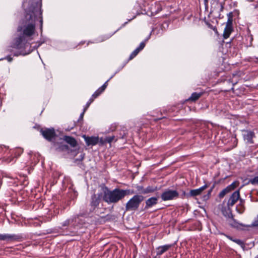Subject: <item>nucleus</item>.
Returning <instances> with one entry per match:
<instances>
[{
  "label": "nucleus",
  "mask_w": 258,
  "mask_h": 258,
  "mask_svg": "<svg viewBox=\"0 0 258 258\" xmlns=\"http://www.w3.org/2000/svg\"><path fill=\"white\" fill-rule=\"evenodd\" d=\"M26 20L24 25L19 26L17 31L21 34L16 38L12 43L11 47L16 48L19 51L14 52V56H18L20 55H25L31 53L33 50H26L27 47H30L28 43V38L32 36L35 32V23L38 20L40 23V29L42 32L43 27L42 11L41 10V3L36 2L32 3L26 10Z\"/></svg>",
  "instance_id": "obj_1"
},
{
  "label": "nucleus",
  "mask_w": 258,
  "mask_h": 258,
  "mask_svg": "<svg viewBox=\"0 0 258 258\" xmlns=\"http://www.w3.org/2000/svg\"><path fill=\"white\" fill-rule=\"evenodd\" d=\"M129 190L115 188L110 190L107 187L103 188V201L108 204H115L122 200L128 194Z\"/></svg>",
  "instance_id": "obj_2"
},
{
  "label": "nucleus",
  "mask_w": 258,
  "mask_h": 258,
  "mask_svg": "<svg viewBox=\"0 0 258 258\" xmlns=\"http://www.w3.org/2000/svg\"><path fill=\"white\" fill-rule=\"evenodd\" d=\"M144 197L142 195H135L131 198L125 204L126 211H135L137 210L140 204L144 201Z\"/></svg>",
  "instance_id": "obj_3"
},
{
  "label": "nucleus",
  "mask_w": 258,
  "mask_h": 258,
  "mask_svg": "<svg viewBox=\"0 0 258 258\" xmlns=\"http://www.w3.org/2000/svg\"><path fill=\"white\" fill-rule=\"evenodd\" d=\"M179 193L176 190L166 189L161 195L163 201H170L178 198Z\"/></svg>",
  "instance_id": "obj_4"
},
{
  "label": "nucleus",
  "mask_w": 258,
  "mask_h": 258,
  "mask_svg": "<svg viewBox=\"0 0 258 258\" xmlns=\"http://www.w3.org/2000/svg\"><path fill=\"white\" fill-rule=\"evenodd\" d=\"M228 217L230 219L229 221V225L233 228L237 229H244L243 227H249L250 225H244L242 223L238 222L233 218V216L230 211L229 213L227 215Z\"/></svg>",
  "instance_id": "obj_5"
},
{
  "label": "nucleus",
  "mask_w": 258,
  "mask_h": 258,
  "mask_svg": "<svg viewBox=\"0 0 258 258\" xmlns=\"http://www.w3.org/2000/svg\"><path fill=\"white\" fill-rule=\"evenodd\" d=\"M40 132L43 137L48 141H51L56 136L53 128L41 129Z\"/></svg>",
  "instance_id": "obj_6"
},
{
  "label": "nucleus",
  "mask_w": 258,
  "mask_h": 258,
  "mask_svg": "<svg viewBox=\"0 0 258 258\" xmlns=\"http://www.w3.org/2000/svg\"><path fill=\"white\" fill-rule=\"evenodd\" d=\"M244 133L242 135L243 140L248 144H253L254 141L253 139L255 137V133L250 130H244L243 131Z\"/></svg>",
  "instance_id": "obj_7"
},
{
  "label": "nucleus",
  "mask_w": 258,
  "mask_h": 258,
  "mask_svg": "<svg viewBox=\"0 0 258 258\" xmlns=\"http://www.w3.org/2000/svg\"><path fill=\"white\" fill-rule=\"evenodd\" d=\"M101 194L98 195L93 194L92 195L90 205L92 210H95L98 206L101 200Z\"/></svg>",
  "instance_id": "obj_8"
},
{
  "label": "nucleus",
  "mask_w": 258,
  "mask_h": 258,
  "mask_svg": "<svg viewBox=\"0 0 258 258\" xmlns=\"http://www.w3.org/2000/svg\"><path fill=\"white\" fill-rule=\"evenodd\" d=\"M240 189L234 191L229 198L227 206L229 209L230 207H232L238 201L240 198Z\"/></svg>",
  "instance_id": "obj_9"
},
{
  "label": "nucleus",
  "mask_w": 258,
  "mask_h": 258,
  "mask_svg": "<svg viewBox=\"0 0 258 258\" xmlns=\"http://www.w3.org/2000/svg\"><path fill=\"white\" fill-rule=\"evenodd\" d=\"M83 138L85 141L86 144L87 146H95L99 142V137H88L86 135H83Z\"/></svg>",
  "instance_id": "obj_10"
},
{
  "label": "nucleus",
  "mask_w": 258,
  "mask_h": 258,
  "mask_svg": "<svg viewBox=\"0 0 258 258\" xmlns=\"http://www.w3.org/2000/svg\"><path fill=\"white\" fill-rule=\"evenodd\" d=\"M208 187V185L207 184H204L203 186H201V187L195 189H191L190 190L189 192L187 194V197H195L197 196H199L201 195L202 191L206 189Z\"/></svg>",
  "instance_id": "obj_11"
},
{
  "label": "nucleus",
  "mask_w": 258,
  "mask_h": 258,
  "mask_svg": "<svg viewBox=\"0 0 258 258\" xmlns=\"http://www.w3.org/2000/svg\"><path fill=\"white\" fill-rule=\"evenodd\" d=\"M232 25V21L230 19H228L227 21V24L225 27L223 35V38L224 39L228 38L229 37L232 31H233Z\"/></svg>",
  "instance_id": "obj_12"
},
{
  "label": "nucleus",
  "mask_w": 258,
  "mask_h": 258,
  "mask_svg": "<svg viewBox=\"0 0 258 258\" xmlns=\"http://www.w3.org/2000/svg\"><path fill=\"white\" fill-rule=\"evenodd\" d=\"M244 39L245 40L243 41V43L245 47H249L252 46V43L253 39L249 30H248L247 33L245 35Z\"/></svg>",
  "instance_id": "obj_13"
},
{
  "label": "nucleus",
  "mask_w": 258,
  "mask_h": 258,
  "mask_svg": "<svg viewBox=\"0 0 258 258\" xmlns=\"http://www.w3.org/2000/svg\"><path fill=\"white\" fill-rule=\"evenodd\" d=\"M108 80L106 81L100 88H99L92 95L91 98L93 100L99 96L106 89L107 86V82Z\"/></svg>",
  "instance_id": "obj_14"
},
{
  "label": "nucleus",
  "mask_w": 258,
  "mask_h": 258,
  "mask_svg": "<svg viewBox=\"0 0 258 258\" xmlns=\"http://www.w3.org/2000/svg\"><path fill=\"white\" fill-rule=\"evenodd\" d=\"M158 203V198L157 197H151L146 201V205L145 208L148 209L151 208L153 206L156 205Z\"/></svg>",
  "instance_id": "obj_15"
},
{
  "label": "nucleus",
  "mask_w": 258,
  "mask_h": 258,
  "mask_svg": "<svg viewBox=\"0 0 258 258\" xmlns=\"http://www.w3.org/2000/svg\"><path fill=\"white\" fill-rule=\"evenodd\" d=\"M171 247V245L170 244H166L158 246L156 249V254L157 255H162L165 252L167 251Z\"/></svg>",
  "instance_id": "obj_16"
},
{
  "label": "nucleus",
  "mask_w": 258,
  "mask_h": 258,
  "mask_svg": "<svg viewBox=\"0 0 258 258\" xmlns=\"http://www.w3.org/2000/svg\"><path fill=\"white\" fill-rule=\"evenodd\" d=\"M64 140L72 147H75L77 146V142L76 139L71 136H64Z\"/></svg>",
  "instance_id": "obj_17"
},
{
  "label": "nucleus",
  "mask_w": 258,
  "mask_h": 258,
  "mask_svg": "<svg viewBox=\"0 0 258 258\" xmlns=\"http://www.w3.org/2000/svg\"><path fill=\"white\" fill-rule=\"evenodd\" d=\"M23 238L22 234H9V241H20Z\"/></svg>",
  "instance_id": "obj_18"
},
{
  "label": "nucleus",
  "mask_w": 258,
  "mask_h": 258,
  "mask_svg": "<svg viewBox=\"0 0 258 258\" xmlns=\"http://www.w3.org/2000/svg\"><path fill=\"white\" fill-rule=\"evenodd\" d=\"M56 145V150L58 151H68L69 150V146L67 145L62 143L57 144Z\"/></svg>",
  "instance_id": "obj_19"
},
{
  "label": "nucleus",
  "mask_w": 258,
  "mask_h": 258,
  "mask_svg": "<svg viewBox=\"0 0 258 258\" xmlns=\"http://www.w3.org/2000/svg\"><path fill=\"white\" fill-rule=\"evenodd\" d=\"M157 190L158 188L157 186L149 185L145 188V190L144 191V195L153 193Z\"/></svg>",
  "instance_id": "obj_20"
},
{
  "label": "nucleus",
  "mask_w": 258,
  "mask_h": 258,
  "mask_svg": "<svg viewBox=\"0 0 258 258\" xmlns=\"http://www.w3.org/2000/svg\"><path fill=\"white\" fill-rule=\"evenodd\" d=\"M213 5H215V8H214L213 11H217L218 13H220L223 10V5L222 3L216 2L215 4Z\"/></svg>",
  "instance_id": "obj_21"
},
{
  "label": "nucleus",
  "mask_w": 258,
  "mask_h": 258,
  "mask_svg": "<svg viewBox=\"0 0 258 258\" xmlns=\"http://www.w3.org/2000/svg\"><path fill=\"white\" fill-rule=\"evenodd\" d=\"M202 94L203 93L194 92L191 94L188 100L192 101H196L202 96Z\"/></svg>",
  "instance_id": "obj_22"
},
{
  "label": "nucleus",
  "mask_w": 258,
  "mask_h": 258,
  "mask_svg": "<svg viewBox=\"0 0 258 258\" xmlns=\"http://www.w3.org/2000/svg\"><path fill=\"white\" fill-rule=\"evenodd\" d=\"M239 182L238 181H234L231 184L227 186L226 188L230 192L232 190L234 189L237 186H238Z\"/></svg>",
  "instance_id": "obj_23"
},
{
  "label": "nucleus",
  "mask_w": 258,
  "mask_h": 258,
  "mask_svg": "<svg viewBox=\"0 0 258 258\" xmlns=\"http://www.w3.org/2000/svg\"><path fill=\"white\" fill-rule=\"evenodd\" d=\"M76 216H74L72 218L67 219L64 222L61 223V226L62 227H66L68 226L71 223H72L76 219Z\"/></svg>",
  "instance_id": "obj_24"
},
{
  "label": "nucleus",
  "mask_w": 258,
  "mask_h": 258,
  "mask_svg": "<svg viewBox=\"0 0 258 258\" xmlns=\"http://www.w3.org/2000/svg\"><path fill=\"white\" fill-rule=\"evenodd\" d=\"M127 134V131L126 128L125 127H123L121 128L120 130L119 138L121 139H124L126 137Z\"/></svg>",
  "instance_id": "obj_25"
},
{
  "label": "nucleus",
  "mask_w": 258,
  "mask_h": 258,
  "mask_svg": "<svg viewBox=\"0 0 258 258\" xmlns=\"http://www.w3.org/2000/svg\"><path fill=\"white\" fill-rule=\"evenodd\" d=\"M136 188L137 189V191L139 194H140V195H144V191L145 190V188L143 186L137 185L136 186Z\"/></svg>",
  "instance_id": "obj_26"
},
{
  "label": "nucleus",
  "mask_w": 258,
  "mask_h": 258,
  "mask_svg": "<svg viewBox=\"0 0 258 258\" xmlns=\"http://www.w3.org/2000/svg\"><path fill=\"white\" fill-rule=\"evenodd\" d=\"M212 190H213V187H212L210 190H209V191L207 194L203 196L201 198L202 201H207V200H208L211 196V192H212Z\"/></svg>",
  "instance_id": "obj_27"
},
{
  "label": "nucleus",
  "mask_w": 258,
  "mask_h": 258,
  "mask_svg": "<svg viewBox=\"0 0 258 258\" xmlns=\"http://www.w3.org/2000/svg\"><path fill=\"white\" fill-rule=\"evenodd\" d=\"M248 183L253 185H258V176H256L252 178L249 179Z\"/></svg>",
  "instance_id": "obj_28"
},
{
  "label": "nucleus",
  "mask_w": 258,
  "mask_h": 258,
  "mask_svg": "<svg viewBox=\"0 0 258 258\" xmlns=\"http://www.w3.org/2000/svg\"><path fill=\"white\" fill-rule=\"evenodd\" d=\"M2 161L6 163H9L12 162H15V158L12 157H3L2 159Z\"/></svg>",
  "instance_id": "obj_29"
},
{
  "label": "nucleus",
  "mask_w": 258,
  "mask_h": 258,
  "mask_svg": "<svg viewBox=\"0 0 258 258\" xmlns=\"http://www.w3.org/2000/svg\"><path fill=\"white\" fill-rule=\"evenodd\" d=\"M0 240L9 241V234H0Z\"/></svg>",
  "instance_id": "obj_30"
},
{
  "label": "nucleus",
  "mask_w": 258,
  "mask_h": 258,
  "mask_svg": "<svg viewBox=\"0 0 258 258\" xmlns=\"http://www.w3.org/2000/svg\"><path fill=\"white\" fill-rule=\"evenodd\" d=\"M140 51H139V49H138L137 48L135 49L133 52L131 54L130 56V57H129V59H133V58H134L135 56H136V55L138 54V53L140 52Z\"/></svg>",
  "instance_id": "obj_31"
},
{
  "label": "nucleus",
  "mask_w": 258,
  "mask_h": 258,
  "mask_svg": "<svg viewBox=\"0 0 258 258\" xmlns=\"http://www.w3.org/2000/svg\"><path fill=\"white\" fill-rule=\"evenodd\" d=\"M114 139L115 136H114L106 137L105 138L106 143L111 144V142L114 140Z\"/></svg>",
  "instance_id": "obj_32"
},
{
  "label": "nucleus",
  "mask_w": 258,
  "mask_h": 258,
  "mask_svg": "<svg viewBox=\"0 0 258 258\" xmlns=\"http://www.w3.org/2000/svg\"><path fill=\"white\" fill-rule=\"evenodd\" d=\"M229 192L227 189L225 188L223 189L221 192L219 193V196L220 198H223L224 197V196L227 194Z\"/></svg>",
  "instance_id": "obj_33"
},
{
  "label": "nucleus",
  "mask_w": 258,
  "mask_h": 258,
  "mask_svg": "<svg viewBox=\"0 0 258 258\" xmlns=\"http://www.w3.org/2000/svg\"><path fill=\"white\" fill-rule=\"evenodd\" d=\"M93 98H90L89 99V100L88 101V102H87L86 104V106L85 107V108H84V111H86V110L87 109V108L89 107V106H90V105L91 104V103L93 101Z\"/></svg>",
  "instance_id": "obj_34"
},
{
  "label": "nucleus",
  "mask_w": 258,
  "mask_h": 258,
  "mask_svg": "<svg viewBox=\"0 0 258 258\" xmlns=\"http://www.w3.org/2000/svg\"><path fill=\"white\" fill-rule=\"evenodd\" d=\"M257 227L258 226V215L255 218L253 222L250 225V227Z\"/></svg>",
  "instance_id": "obj_35"
},
{
  "label": "nucleus",
  "mask_w": 258,
  "mask_h": 258,
  "mask_svg": "<svg viewBox=\"0 0 258 258\" xmlns=\"http://www.w3.org/2000/svg\"><path fill=\"white\" fill-rule=\"evenodd\" d=\"M145 46V43L144 42H142L140 43L139 46L137 47L139 49V51L142 50Z\"/></svg>",
  "instance_id": "obj_36"
},
{
  "label": "nucleus",
  "mask_w": 258,
  "mask_h": 258,
  "mask_svg": "<svg viewBox=\"0 0 258 258\" xmlns=\"http://www.w3.org/2000/svg\"><path fill=\"white\" fill-rule=\"evenodd\" d=\"M23 153V150L21 149H18L15 151L16 156H19Z\"/></svg>",
  "instance_id": "obj_37"
},
{
  "label": "nucleus",
  "mask_w": 258,
  "mask_h": 258,
  "mask_svg": "<svg viewBox=\"0 0 258 258\" xmlns=\"http://www.w3.org/2000/svg\"><path fill=\"white\" fill-rule=\"evenodd\" d=\"M7 59V60H8L9 62H11V61H12V60H13V58H12V57L11 56V55H9L7 56H6V57H5V58H1V59H0V60H3V59Z\"/></svg>",
  "instance_id": "obj_38"
},
{
  "label": "nucleus",
  "mask_w": 258,
  "mask_h": 258,
  "mask_svg": "<svg viewBox=\"0 0 258 258\" xmlns=\"http://www.w3.org/2000/svg\"><path fill=\"white\" fill-rule=\"evenodd\" d=\"M100 145H103L106 143V139L103 138H99V142Z\"/></svg>",
  "instance_id": "obj_39"
},
{
  "label": "nucleus",
  "mask_w": 258,
  "mask_h": 258,
  "mask_svg": "<svg viewBox=\"0 0 258 258\" xmlns=\"http://www.w3.org/2000/svg\"><path fill=\"white\" fill-rule=\"evenodd\" d=\"M117 127V125L116 123H113L111 125L110 131L111 132L114 131Z\"/></svg>",
  "instance_id": "obj_40"
},
{
  "label": "nucleus",
  "mask_w": 258,
  "mask_h": 258,
  "mask_svg": "<svg viewBox=\"0 0 258 258\" xmlns=\"http://www.w3.org/2000/svg\"><path fill=\"white\" fill-rule=\"evenodd\" d=\"M229 81L232 84V87L231 88V89L233 90V89H234L233 87H234V85H235V84H236L237 83L238 81H237V80H235L234 81V80H233V79L231 81H230V80Z\"/></svg>",
  "instance_id": "obj_41"
},
{
  "label": "nucleus",
  "mask_w": 258,
  "mask_h": 258,
  "mask_svg": "<svg viewBox=\"0 0 258 258\" xmlns=\"http://www.w3.org/2000/svg\"><path fill=\"white\" fill-rule=\"evenodd\" d=\"M233 241H234L235 242H236V243L239 244V245H241V244H243V242L242 241L240 240V239H233L232 240Z\"/></svg>",
  "instance_id": "obj_42"
},
{
  "label": "nucleus",
  "mask_w": 258,
  "mask_h": 258,
  "mask_svg": "<svg viewBox=\"0 0 258 258\" xmlns=\"http://www.w3.org/2000/svg\"><path fill=\"white\" fill-rule=\"evenodd\" d=\"M7 148L5 146L0 145V153H2L3 151H6Z\"/></svg>",
  "instance_id": "obj_43"
},
{
  "label": "nucleus",
  "mask_w": 258,
  "mask_h": 258,
  "mask_svg": "<svg viewBox=\"0 0 258 258\" xmlns=\"http://www.w3.org/2000/svg\"><path fill=\"white\" fill-rule=\"evenodd\" d=\"M85 112V111H84V110L83 112H82L81 113V114L80 115V116H79V120H82L83 119V118Z\"/></svg>",
  "instance_id": "obj_44"
},
{
  "label": "nucleus",
  "mask_w": 258,
  "mask_h": 258,
  "mask_svg": "<svg viewBox=\"0 0 258 258\" xmlns=\"http://www.w3.org/2000/svg\"><path fill=\"white\" fill-rule=\"evenodd\" d=\"M43 43H44V41H42V42H39V44L36 46H34V47L35 48V49H37L41 44H42Z\"/></svg>",
  "instance_id": "obj_45"
},
{
  "label": "nucleus",
  "mask_w": 258,
  "mask_h": 258,
  "mask_svg": "<svg viewBox=\"0 0 258 258\" xmlns=\"http://www.w3.org/2000/svg\"><path fill=\"white\" fill-rule=\"evenodd\" d=\"M8 51L9 52H10L13 53V50H12V49L11 48H9V49H8Z\"/></svg>",
  "instance_id": "obj_46"
},
{
  "label": "nucleus",
  "mask_w": 258,
  "mask_h": 258,
  "mask_svg": "<svg viewBox=\"0 0 258 258\" xmlns=\"http://www.w3.org/2000/svg\"><path fill=\"white\" fill-rule=\"evenodd\" d=\"M160 11H161V8H160V9L158 10L157 11H156L155 13L157 14Z\"/></svg>",
  "instance_id": "obj_47"
},
{
  "label": "nucleus",
  "mask_w": 258,
  "mask_h": 258,
  "mask_svg": "<svg viewBox=\"0 0 258 258\" xmlns=\"http://www.w3.org/2000/svg\"><path fill=\"white\" fill-rule=\"evenodd\" d=\"M185 195H186V192H185V191H183V192H182V195H183V196H185Z\"/></svg>",
  "instance_id": "obj_48"
},
{
  "label": "nucleus",
  "mask_w": 258,
  "mask_h": 258,
  "mask_svg": "<svg viewBox=\"0 0 258 258\" xmlns=\"http://www.w3.org/2000/svg\"><path fill=\"white\" fill-rule=\"evenodd\" d=\"M254 59H255V60H254V61H255V62H257L258 61V58L257 57H255Z\"/></svg>",
  "instance_id": "obj_49"
},
{
  "label": "nucleus",
  "mask_w": 258,
  "mask_h": 258,
  "mask_svg": "<svg viewBox=\"0 0 258 258\" xmlns=\"http://www.w3.org/2000/svg\"><path fill=\"white\" fill-rule=\"evenodd\" d=\"M236 77V75H233V78H234V77Z\"/></svg>",
  "instance_id": "obj_50"
},
{
  "label": "nucleus",
  "mask_w": 258,
  "mask_h": 258,
  "mask_svg": "<svg viewBox=\"0 0 258 258\" xmlns=\"http://www.w3.org/2000/svg\"><path fill=\"white\" fill-rule=\"evenodd\" d=\"M254 258H258V254H257V255H256L254 257Z\"/></svg>",
  "instance_id": "obj_51"
},
{
  "label": "nucleus",
  "mask_w": 258,
  "mask_h": 258,
  "mask_svg": "<svg viewBox=\"0 0 258 258\" xmlns=\"http://www.w3.org/2000/svg\"><path fill=\"white\" fill-rule=\"evenodd\" d=\"M222 212H223V215H224V216H226V215L224 213V211H222Z\"/></svg>",
  "instance_id": "obj_52"
}]
</instances>
